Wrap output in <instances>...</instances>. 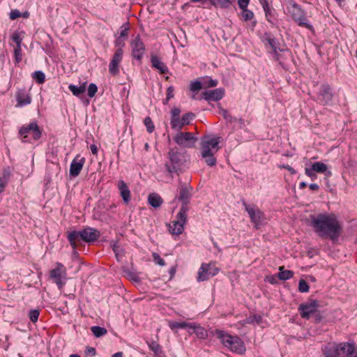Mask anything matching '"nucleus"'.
I'll list each match as a JSON object with an SVG mask.
<instances>
[{"mask_svg": "<svg viewBox=\"0 0 357 357\" xmlns=\"http://www.w3.org/2000/svg\"><path fill=\"white\" fill-rule=\"evenodd\" d=\"M117 188L124 202L128 204L130 201V190L124 181L120 180L117 183Z\"/></svg>", "mask_w": 357, "mask_h": 357, "instance_id": "obj_19", "label": "nucleus"}, {"mask_svg": "<svg viewBox=\"0 0 357 357\" xmlns=\"http://www.w3.org/2000/svg\"><path fill=\"white\" fill-rule=\"evenodd\" d=\"M152 256H153V261L156 264H158L159 266H163L165 265V261L163 260V259H162L160 257V256L158 253L153 252Z\"/></svg>", "mask_w": 357, "mask_h": 357, "instance_id": "obj_47", "label": "nucleus"}, {"mask_svg": "<svg viewBox=\"0 0 357 357\" xmlns=\"http://www.w3.org/2000/svg\"><path fill=\"white\" fill-rule=\"evenodd\" d=\"M113 251L114 252L116 255V259L119 261L122 259L123 257L124 256V250L117 245L116 243H114L112 245Z\"/></svg>", "mask_w": 357, "mask_h": 357, "instance_id": "obj_33", "label": "nucleus"}, {"mask_svg": "<svg viewBox=\"0 0 357 357\" xmlns=\"http://www.w3.org/2000/svg\"><path fill=\"white\" fill-rule=\"evenodd\" d=\"M116 46L119 47V48L122 49V47L124 46V39L123 38L119 36V38L115 41Z\"/></svg>", "mask_w": 357, "mask_h": 357, "instance_id": "obj_58", "label": "nucleus"}, {"mask_svg": "<svg viewBox=\"0 0 357 357\" xmlns=\"http://www.w3.org/2000/svg\"><path fill=\"white\" fill-rule=\"evenodd\" d=\"M250 0H238V4L241 9H244L248 7Z\"/></svg>", "mask_w": 357, "mask_h": 357, "instance_id": "obj_55", "label": "nucleus"}, {"mask_svg": "<svg viewBox=\"0 0 357 357\" xmlns=\"http://www.w3.org/2000/svg\"><path fill=\"white\" fill-rule=\"evenodd\" d=\"M32 78L35 79L38 84H43L45 80V75L43 72L38 70L33 73Z\"/></svg>", "mask_w": 357, "mask_h": 357, "instance_id": "obj_35", "label": "nucleus"}, {"mask_svg": "<svg viewBox=\"0 0 357 357\" xmlns=\"http://www.w3.org/2000/svg\"><path fill=\"white\" fill-rule=\"evenodd\" d=\"M203 87L202 81L195 80L190 83V90L192 92H196L202 89Z\"/></svg>", "mask_w": 357, "mask_h": 357, "instance_id": "obj_39", "label": "nucleus"}, {"mask_svg": "<svg viewBox=\"0 0 357 357\" xmlns=\"http://www.w3.org/2000/svg\"><path fill=\"white\" fill-rule=\"evenodd\" d=\"M220 137L211 135L204 136L201 139V156L208 166H214L216 164V158L214 154L218 152L220 147Z\"/></svg>", "mask_w": 357, "mask_h": 357, "instance_id": "obj_2", "label": "nucleus"}, {"mask_svg": "<svg viewBox=\"0 0 357 357\" xmlns=\"http://www.w3.org/2000/svg\"><path fill=\"white\" fill-rule=\"evenodd\" d=\"M311 226L322 238L328 237L335 241L340 236L342 227L334 215L319 214L311 216Z\"/></svg>", "mask_w": 357, "mask_h": 357, "instance_id": "obj_1", "label": "nucleus"}, {"mask_svg": "<svg viewBox=\"0 0 357 357\" xmlns=\"http://www.w3.org/2000/svg\"><path fill=\"white\" fill-rule=\"evenodd\" d=\"M233 343V345L230 348L231 351L241 354L245 352V347L240 337L236 336V337L234 338V342Z\"/></svg>", "mask_w": 357, "mask_h": 357, "instance_id": "obj_24", "label": "nucleus"}, {"mask_svg": "<svg viewBox=\"0 0 357 357\" xmlns=\"http://www.w3.org/2000/svg\"><path fill=\"white\" fill-rule=\"evenodd\" d=\"M100 236V233L98 230L92 227H86L82 231L70 232L68 235V239L72 247L75 248L77 243L79 241L91 243L96 241Z\"/></svg>", "mask_w": 357, "mask_h": 357, "instance_id": "obj_3", "label": "nucleus"}, {"mask_svg": "<svg viewBox=\"0 0 357 357\" xmlns=\"http://www.w3.org/2000/svg\"><path fill=\"white\" fill-rule=\"evenodd\" d=\"M144 123L146 128L148 132L152 133L155 130V126L150 117L145 118Z\"/></svg>", "mask_w": 357, "mask_h": 357, "instance_id": "obj_40", "label": "nucleus"}, {"mask_svg": "<svg viewBox=\"0 0 357 357\" xmlns=\"http://www.w3.org/2000/svg\"><path fill=\"white\" fill-rule=\"evenodd\" d=\"M261 5L265 13L266 19L269 23L274 25L276 20L275 10L269 6L267 0H265L264 2H261Z\"/></svg>", "mask_w": 357, "mask_h": 357, "instance_id": "obj_20", "label": "nucleus"}, {"mask_svg": "<svg viewBox=\"0 0 357 357\" xmlns=\"http://www.w3.org/2000/svg\"><path fill=\"white\" fill-rule=\"evenodd\" d=\"M123 354L121 351L116 352L112 356V357H123Z\"/></svg>", "mask_w": 357, "mask_h": 357, "instance_id": "obj_64", "label": "nucleus"}, {"mask_svg": "<svg viewBox=\"0 0 357 357\" xmlns=\"http://www.w3.org/2000/svg\"><path fill=\"white\" fill-rule=\"evenodd\" d=\"M193 116V113H186L185 115H183V117L181 118L183 125L185 126L189 124L190 121L192 119Z\"/></svg>", "mask_w": 357, "mask_h": 357, "instance_id": "obj_48", "label": "nucleus"}, {"mask_svg": "<svg viewBox=\"0 0 357 357\" xmlns=\"http://www.w3.org/2000/svg\"><path fill=\"white\" fill-rule=\"evenodd\" d=\"M149 347L157 357H167L162 349V347L156 342L153 341L149 343Z\"/></svg>", "mask_w": 357, "mask_h": 357, "instance_id": "obj_26", "label": "nucleus"}, {"mask_svg": "<svg viewBox=\"0 0 357 357\" xmlns=\"http://www.w3.org/2000/svg\"><path fill=\"white\" fill-rule=\"evenodd\" d=\"M341 343H329L324 348V353L326 357H340Z\"/></svg>", "mask_w": 357, "mask_h": 357, "instance_id": "obj_18", "label": "nucleus"}, {"mask_svg": "<svg viewBox=\"0 0 357 357\" xmlns=\"http://www.w3.org/2000/svg\"><path fill=\"white\" fill-rule=\"evenodd\" d=\"M283 167L285 168L286 169H287L289 172H290L293 174L296 173V171L289 165H284Z\"/></svg>", "mask_w": 357, "mask_h": 357, "instance_id": "obj_62", "label": "nucleus"}, {"mask_svg": "<svg viewBox=\"0 0 357 357\" xmlns=\"http://www.w3.org/2000/svg\"><path fill=\"white\" fill-rule=\"evenodd\" d=\"M10 174L11 173L9 168L4 169L3 171V177L1 178H3V181L7 183L10 176Z\"/></svg>", "mask_w": 357, "mask_h": 357, "instance_id": "obj_51", "label": "nucleus"}, {"mask_svg": "<svg viewBox=\"0 0 357 357\" xmlns=\"http://www.w3.org/2000/svg\"><path fill=\"white\" fill-rule=\"evenodd\" d=\"M220 269L215 266L214 262L208 264H202L199 268L197 273V281L203 282L208 280L211 277L216 275Z\"/></svg>", "mask_w": 357, "mask_h": 357, "instance_id": "obj_7", "label": "nucleus"}, {"mask_svg": "<svg viewBox=\"0 0 357 357\" xmlns=\"http://www.w3.org/2000/svg\"><path fill=\"white\" fill-rule=\"evenodd\" d=\"M225 91L222 88L206 91L202 94V98L208 101H218L222 98Z\"/></svg>", "mask_w": 357, "mask_h": 357, "instance_id": "obj_16", "label": "nucleus"}, {"mask_svg": "<svg viewBox=\"0 0 357 357\" xmlns=\"http://www.w3.org/2000/svg\"><path fill=\"white\" fill-rule=\"evenodd\" d=\"M319 307V303L317 300H310L301 303L298 306V311L302 318L308 319L312 314L318 310Z\"/></svg>", "mask_w": 357, "mask_h": 357, "instance_id": "obj_9", "label": "nucleus"}, {"mask_svg": "<svg viewBox=\"0 0 357 357\" xmlns=\"http://www.w3.org/2000/svg\"><path fill=\"white\" fill-rule=\"evenodd\" d=\"M148 202L151 206L158 208L162 204V199L158 194L151 193L148 197Z\"/></svg>", "mask_w": 357, "mask_h": 357, "instance_id": "obj_27", "label": "nucleus"}, {"mask_svg": "<svg viewBox=\"0 0 357 357\" xmlns=\"http://www.w3.org/2000/svg\"><path fill=\"white\" fill-rule=\"evenodd\" d=\"M129 29L128 24L125 23L121 26L120 37L123 38L128 36V31Z\"/></svg>", "mask_w": 357, "mask_h": 357, "instance_id": "obj_49", "label": "nucleus"}, {"mask_svg": "<svg viewBox=\"0 0 357 357\" xmlns=\"http://www.w3.org/2000/svg\"><path fill=\"white\" fill-rule=\"evenodd\" d=\"M241 10H242V11H241V15L242 19L244 21L251 20L254 17L253 12L247 9V8H244V9H241Z\"/></svg>", "mask_w": 357, "mask_h": 357, "instance_id": "obj_38", "label": "nucleus"}, {"mask_svg": "<svg viewBox=\"0 0 357 357\" xmlns=\"http://www.w3.org/2000/svg\"><path fill=\"white\" fill-rule=\"evenodd\" d=\"M14 56L16 63H20L22 61V49L21 46L15 47L14 48Z\"/></svg>", "mask_w": 357, "mask_h": 357, "instance_id": "obj_45", "label": "nucleus"}, {"mask_svg": "<svg viewBox=\"0 0 357 357\" xmlns=\"http://www.w3.org/2000/svg\"><path fill=\"white\" fill-rule=\"evenodd\" d=\"M267 280L271 284L277 283V278L274 275L271 276L269 278L267 279Z\"/></svg>", "mask_w": 357, "mask_h": 357, "instance_id": "obj_61", "label": "nucleus"}, {"mask_svg": "<svg viewBox=\"0 0 357 357\" xmlns=\"http://www.w3.org/2000/svg\"><path fill=\"white\" fill-rule=\"evenodd\" d=\"M21 16L20 10L17 9L12 10L9 14V17L11 20H15Z\"/></svg>", "mask_w": 357, "mask_h": 357, "instance_id": "obj_52", "label": "nucleus"}, {"mask_svg": "<svg viewBox=\"0 0 357 357\" xmlns=\"http://www.w3.org/2000/svg\"><path fill=\"white\" fill-rule=\"evenodd\" d=\"M86 82L83 83L80 86H75V85L70 84L68 86V89L74 96H81L84 94V93L86 91Z\"/></svg>", "mask_w": 357, "mask_h": 357, "instance_id": "obj_28", "label": "nucleus"}, {"mask_svg": "<svg viewBox=\"0 0 357 357\" xmlns=\"http://www.w3.org/2000/svg\"><path fill=\"white\" fill-rule=\"evenodd\" d=\"M152 67L157 69L160 73L166 74L169 72L167 66L156 56H152L151 59Z\"/></svg>", "mask_w": 357, "mask_h": 357, "instance_id": "obj_21", "label": "nucleus"}, {"mask_svg": "<svg viewBox=\"0 0 357 357\" xmlns=\"http://www.w3.org/2000/svg\"><path fill=\"white\" fill-rule=\"evenodd\" d=\"M30 134L34 140H38L42 135L41 130L36 121L24 125L19 129V137L23 143L29 142L28 135Z\"/></svg>", "mask_w": 357, "mask_h": 357, "instance_id": "obj_5", "label": "nucleus"}, {"mask_svg": "<svg viewBox=\"0 0 357 357\" xmlns=\"http://www.w3.org/2000/svg\"><path fill=\"white\" fill-rule=\"evenodd\" d=\"M215 335L221 341L222 344L229 349L233 345V342H234V338L236 337V336L231 335L221 330H216Z\"/></svg>", "mask_w": 357, "mask_h": 357, "instance_id": "obj_17", "label": "nucleus"}, {"mask_svg": "<svg viewBox=\"0 0 357 357\" xmlns=\"http://www.w3.org/2000/svg\"><path fill=\"white\" fill-rule=\"evenodd\" d=\"M312 166L313 169L318 173H324L328 169L327 165L321 162H316Z\"/></svg>", "mask_w": 357, "mask_h": 357, "instance_id": "obj_36", "label": "nucleus"}, {"mask_svg": "<svg viewBox=\"0 0 357 357\" xmlns=\"http://www.w3.org/2000/svg\"><path fill=\"white\" fill-rule=\"evenodd\" d=\"M294 276V272L289 270H284V266L279 268V273L278 277L281 280H287Z\"/></svg>", "mask_w": 357, "mask_h": 357, "instance_id": "obj_30", "label": "nucleus"}, {"mask_svg": "<svg viewBox=\"0 0 357 357\" xmlns=\"http://www.w3.org/2000/svg\"><path fill=\"white\" fill-rule=\"evenodd\" d=\"M170 124L174 130H180L182 129L183 125L179 116V113H172Z\"/></svg>", "mask_w": 357, "mask_h": 357, "instance_id": "obj_25", "label": "nucleus"}, {"mask_svg": "<svg viewBox=\"0 0 357 357\" xmlns=\"http://www.w3.org/2000/svg\"><path fill=\"white\" fill-rule=\"evenodd\" d=\"M56 267L50 271V278L56 284L59 289L65 284L63 278H66V271L64 266L61 263H56Z\"/></svg>", "mask_w": 357, "mask_h": 357, "instance_id": "obj_12", "label": "nucleus"}, {"mask_svg": "<svg viewBox=\"0 0 357 357\" xmlns=\"http://www.w3.org/2000/svg\"><path fill=\"white\" fill-rule=\"evenodd\" d=\"M169 156L171 162L174 165H177L179 162V155L177 152H175L174 151H170L169 152Z\"/></svg>", "mask_w": 357, "mask_h": 357, "instance_id": "obj_43", "label": "nucleus"}, {"mask_svg": "<svg viewBox=\"0 0 357 357\" xmlns=\"http://www.w3.org/2000/svg\"><path fill=\"white\" fill-rule=\"evenodd\" d=\"M91 331L96 337H100L107 334V331L106 328L100 326H92Z\"/></svg>", "mask_w": 357, "mask_h": 357, "instance_id": "obj_32", "label": "nucleus"}, {"mask_svg": "<svg viewBox=\"0 0 357 357\" xmlns=\"http://www.w3.org/2000/svg\"><path fill=\"white\" fill-rule=\"evenodd\" d=\"M287 10L292 20L298 26L305 27L311 31H314L313 26L307 19L306 12L302 9L301 6L296 2L291 1L287 8Z\"/></svg>", "mask_w": 357, "mask_h": 357, "instance_id": "obj_4", "label": "nucleus"}, {"mask_svg": "<svg viewBox=\"0 0 357 357\" xmlns=\"http://www.w3.org/2000/svg\"><path fill=\"white\" fill-rule=\"evenodd\" d=\"M198 324L195 323H188L185 328L188 329V333L192 334L194 333V326H197Z\"/></svg>", "mask_w": 357, "mask_h": 357, "instance_id": "obj_57", "label": "nucleus"}, {"mask_svg": "<svg viewBox=\"0 0 357 357\" xmlns=\"http://www.w3.org/2000/svg\"><path fill=\"white\" fill-rule=\"evenodd\" d=\"M97 91H98L97 86L93 83L90 84L87 89L88 96L90 98H93L95 96V94L96 93Z\"/></svg>", "mask_w": 357, "mask_h": 357, "instance_id": "obj_42", "label": "nucleus"}, {"mask_svg": "<svg viewBox=\"0 0 357 357\" xmlns=\"http://www.w3.org/2000/svg\"><path fill=\"white\" fill-rule=\"evenodd\" d=\"M85 163V158L77 155L71 162L70 166V175L75 177L78 176Z\"/></svg>", "mask_w": 357, "mask_h": 357, "instance_id": "obj_15", "label": "nucleus"}, {"mask_svg": "<svg viewBox=\"0 0 357 357\" xmlns=\"http://www.w3.org/2000/svg\"><path fill=\"white\" fill-rule=\"evenodd\" d=\"M218 80L213 79L211 77H204L202 79V84L204 88L214 87L218 85Z\"/></svg>", "mask_w": 357, "mask_h": 357, "instance_id": "obj_34", "label": "nucleus"}, {"mask_svg": "<svg viewBox=\"0 0 357 357\" xmlns=\"http://www.w3.org/2000/svg\"><path fill=\"white\" fill-rule=\"evenodd\" d=\"M356 347L354 343L342 342L340 350L348 357L351 353L356 350Z\"/></svg>", "mask_w": 357, "mask_h": 357, "instance_id": "obj_29", "label": "nucleus"}, {"mask_svg": "<svg viewBox=\"0 0 357 357\" xmlns=\"http://www.w3.org/2000/svg\"><path fill=\"white\" fill-rule=\"evenodd\" d=\"M190 190H191V188L190 187H188V186L181 187V190H180L179 197H178V199L183 202L181 206H183L184 205L185 206H188V203L189 199L191 195Z\"/></svg>", "mask_w": 357, "mask_h": 357, "instance_id": "obj_23", "label": "nucleus"}, {"mask_svg": "<svg viewBox=\"0 0 357 357\" xmlns=\"http://www.w3.org/2000/svg\"><path fill=\"white\" fill-rule=\"evenodd\" d=\"M333 100V93L331 86L327 84H323L319 88L317 94V100L321 105H330Z\"/></svg>", "mask_w": 357, "mask_h": 357, "instance_id": "obj_11", "label": "nucleus"}, {"mask_svg": "<svg viewBox=\"0 0 357 357\" xmlns=\"http://www.w3.org/2000/svg\"><path fill=\"white\" fill-rule=\"evenodd\" d=\"M17 105L24 106L31 103V98L29 93L25 90H21L17 94Z\"/></svg>", "mask_w": 357, "mask_h": 357, "instance_id": "obj_22", "label": "nucleus"}, {"mask_svg": "<svg viewBox=\"0 0 357 357\" xmlns=\"http://www.w3.org/2000/svg\"><path fill=\"white\" fill-rule=\"evenodd\" d=\"M174 140L182 147L192 148L197 142V138L191 132H178L174 137Z\"/></svg>", "mask_w": 357, "mask_h": 357, "instance_id": "obj_10", "label": "nucleus"}, {"mask_svg": "<svg viewBox=\"0 0 357 357\" xmlns=\"http://www.w3.org/2000/svg\"><path fill=\"white\" fill-rule=\"evenodd\" d=\"M96 352L95 348L91 347H86V351H85V354L86 356H94L96 355Z\"/></svg>", "mask_w": 357, "mask_h": 357, "instance_id": "obj_53", "label": "nucleus"}, {"mask_svg": "<svg viewBox=\"0 0 357 357\" xmlns=\"http://www.w3.org/2000/svg\"><path fill=\"white\" fill-rule=\"evenodd\" d=\"M39 314H40L39 310H36V309L31 310L29 312V317L33 323H36L38 319Z\"/></svg>", "mask_w": 357, "mask_h": 357, "instance_id": "obj_41", "label": "nucleus"}, {"mask_svg": "<svg viewBox=\"0 0 357 357\" xmlns=\"http://www.w3.org/2000/svg\"><path fill=\"white\" fill-rule=\"evenodd\" d=\"M268 42L272 50L275 52L277 50V41L274 38H268Z\"/></svg>", "mask_w": 357, "mask_h": 357, "instance_id": "obj_56", "label": "nucleus"}, {"mask_svg": "<svg viewBox=\"0 0 357 357\" xmlns=\"http://www.w3.org/2000/svg\"><path fill=\"white\" fill-rule=\"evenodd\" d=\"M6 184L7 183L3 181V178L0 177V194L4 191Z\"/></svg>", "mask_w": 357, "mask_h": 357, "instance_id": "obj_59", "label": "nucleus"}, {"mask_svg": "<svg viewBox=\"0 0 357 357\" xmlns=\"http://www.w3.org/2000/svg\"><path fill=\"white\" fill-rule=\"evenodd\" d=\"M309 188L312 190H317L319 189V185L317 183H310Z\"/></svg>", "mask_w": 357, "mask_h": 357, "instance_id": "obj_63", "label": "nucleus"}, {"mask_svg": "<svg viewBox=\"0 0 357 357\" xmlns=\"http://www.w3.org/2000/svg\"><path fill=\"white\" fill-rule=\"evenodd\" d=\"M168 326L172 330H174L176 328H185L186 326H187V322H185V321L177 322V321H170L168 323Z\"/></svg>", "mask_w": 357, "mask_h": 357, "instance_id": "obj_37", "label": "nucleus"}, {"mask_svg": "<svg viewBox=\"0 0 357 357\" xmlns=\"http://www.w3.org/2000/svg\"><path fill=\"white\" fill-rule=\"evenodd\" d=\"M90 149H91V153L93 154V155H96L97 153H98V148L96 146V145L95 144H91L90 146Z\"/></svg>", "mask_w": 357, "mask_h": 357, "instance_id": "obj_60", "label": "nucleus"}, {"mask_svg": "<svg viewBox=\"0 0 357 357\" xmlns=\"http://www.w3.org/2000/svg\"><path fill=\"white\" fill-rule=\"evenodd\" d=\"M188 207L181 206L179 212L176 215V220L172 222V224L169 225V231L173 235H179L182 234L184 230V225L187 221V212L188 211Z\"/></svg>", "mask_w": 357, "mask_h": 357, "instance_id": "obj_6", "label": "nucleus"}, {"mask_svg": "<svg viewBox=\"0 0 357 357\" xmlns=\"http://www.w3.org/2000/svg\"><path fill=\"white\" fill-rule=\"evenodd\" d=\"M197 337L199 339H206L208 336V333L204 328L197 324V326H194V333Z\"/></svg>", "mask_w": 357, "mask_h": 357, "instance_id": "obj_31", "label": "nucleus"}, {"mask_svg": "<svg viewBox=\"0 0 357 357\" xmlns=\"http://www.w3.org/2000/svg\"><path fill=\"white\" fill-rule=\"evenodd\" d=\"M123 58V50L118 48L109 63V72L112 75H116L119 73V63L122 61Z\"/></svg>", "mask_w": 357, "mask_h": 357, "instance_id": "obj_13", "label": "nucleus"}, {"mask_svg": "<svg viewBox=\"0 0 357 357\" xmlns=\"http://www.w3.org/2000/svg\"><path fill=\"white\" fill-rule=\"evenodd\" d=\"M314 172H316L313 169L312 166L311 167V168L305 169V174L307 176L311 177L312 178L316 177V174Z\"/></svg>", "mask_w": 357, "mask_h": 357, "instance_id": "obj_54", "label": "nucleus"}, {"mask_svg": "<svg viewBox=\"0 0 357 357\" xmlns=\"http://www.w3.org/2000/svg\"><path fill=\"white\" fill-rule=\"evenodd\" d=\"M298 290L302 293H305L309 291V286L305 280H300L298 283Z\"/></svg>", "mask_w": 357, "mask_h": 357, "instance_id": "obj_44", "label": "nucleus"}, {"mask_svg": "<svg viewBox=\"0 0 357 357\" xmlns=\"http://www.w3.org/2000/svg\"><path fill=\"white\" fill-rule=\"evenodd\" d=\"M216 3L221 8H228L231 3V0H215Z\"/></svg>", "mask_w": 357, "mask_h": 357, "instance_id": "obj_50", "label": "nucleus"}, {"mask_svg": "<svg viewBox=\"0 0 357 357\" xmlns=\"http://www.w3.org/2000/svg\"><path fill=\"white\" fill-rule=\"evenodd\" d=\"M11 39L16 44V47L21 46L22 42V38L20 36L17 32H14L11 36Z\"/></svg>", "mask_w": 357, "mask_h": 357, "instance_id": "obj_46", "label": "nucleus"}, {"mask_svg": "<svg viewBox=\"0 0 357 357\" xmlns=\"http://www.w3.org/2000/svg\"><path fill=\"white\" fill-rule=\"evenodd\" d=\"M245 211L248 212L250 220L255 224L256 228H258L262 223L264 219V215L261 210L253 205L247 204L245 202H243Z\"/></svg>", "mask_w": 357, "mask_h": 357, "instance_id": "obj_8", "label": "nucleus"}, {"mask_svg": "<svg viewBox=\"0 0 357 357\" xmlns=\"http://www.w3.org/2000/svg\"><path fill=\"white\" fill-rule=\"evenodd\" d=\"M132 54L137 60H140L145 52V47L139 36H137L131 43Z\"/></svg>", "mask_w": 357, "mask_h": 357, "instance_id": "obj_14", "label": "nucleus"}]
</instances>
